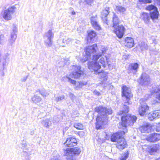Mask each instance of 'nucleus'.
Wrapping results in <instances>:
<instances>
[{"mask_svg": "<svg viewBox=\"0 0 160 160\" xmlns=\"http://www.w3.org/2000/svg\"><path fill=\"white\" fill-rule=\"evenodd\" d=\"M97 48V45L94 44L92 45L86 47L85 49L87 58L86 60H88L89 59H90L91 57V56H92V61H90L88 63V69L91 71H96L101 68L100 65L93 59V55L97 54L96 51Z\"/></svg>", "mask_w": 160, "mask_h": 160, "instance_id": "1", "label": "nucleus"}, {"mask_svg": "<svg viewBox=\"0 0 160 160\" xmlns=\"http://www.w3.org/2000/svg\"><path fill=\"white\" fill-rule=\"evenodd\" d=\"M95 111L100 115L97 116L96 122V128L99 129L102 127L104 121L107 119V116L112 114V110L110 108L100 106L96 107Z\"/></svg>", "mask_w": 160, "mask_h": 160, "instance_id": "2", "label": "nucleus"}, {"mask_svg": "<svg viewBox=\"0 0 160 160\" xmlns=\"http://www.w3.org/2000/svg\"><path fill=\"white\" fill-rule=\"evenodd\" d=\"M81 150L79 148H67L64 151V155L67 156V160H76V156L79 155Z\"/></svg>", "mask_w": 160, "mask_h": 160, "instance_id": "3", "label": "nucleus"}, {"mask_svg": "<svg viewBox=\"0 0 160 160\" xmlns=\"http://www.w3.org/2000/svg\"><path fill=\"white\" fill-rule=\"evenodd\" d=\"M137 117L134 115H126L122 116L121 124L122 126L126 128L127 125L132 126L136 122Z\"/></svg>", "mask_w": 160, "mask_h": 160, "instance_id": "4", "label": "nucleus"}, {"mask_svg": "<svg viewBox=\"0 0 160 160\" xmlns=\"http://www.w3.org/2000/svg\"><path fill=\"white\" fill-rule=\"evenodd\" d=\"M146 9L150 11V17L152 20L158 19L159 12L155 6L152 5H149L146 7Z\"/></svg>", "mask_w": 160, "mask_h": 160, "instance_id": "5", "label": "nucleus"}, {"mask_svg": "<svg viewBox=\"0 0 160 160\" xmlns=\"http://www.w3.org/2000/svg\"><path fill=\"white\" fill-rule=\"evenodd\" d=\"M138 82L141 85L147 86L150 83L149 76L145 73H142L138 80Z\"/></svg>", "mask_w": 160, "mask_h": 160, "instance_id": "6", "label": "nucleus"}, {"mask_svg": "<svg viewBox=\"0 0 160 160\" xmlns=\"http://www.w3.org/2000/svg\"><path fill=\"white\" fill-rule=\"evenodd\" d=\"M16 8L15 6H12L5 10L2 14L3 18L7 21L11 20L12 19V15L15 12Z\"/></svg>", "mask_w": 160, "mask_h": 160, "instance_id": "7", "label": "nucleus"}, {"mask_svg": "<svg viewBox=\"0 0 160 160\" xmlns=\"http://www.w3.org/2000/svg\"><path fill=\"white\" fill-rule=\"evenodd\" d=\"M114 28L113 31L119 38H122L123 36L125 30V28L122 25H118L113 26Z\"/></svg>", "mask_w": 160, "mask_h": 160, "instance_id": "8", "label": "nucleus"}, {"mask_svg": "<svg viewBox=\"0 0 160 160\" xmlns=\"http://www.w3.org/2000/svg\"><path fill=\"white\" fill-rule=\"evenodd\" d=\"M72 75L75 78H79L83 74V71L81 70V67L79 65H74L72 66Z\"/></svg>", "mask_w": 160, "mask_h": 160, "instance_id": "9", "label": "nucleus"}, {"mask_svg": "<svg viewBox=\"0 0 160 160\" xmlns=\"http://www.w3.org/2000/svg\"><path fill=\"white\" fill-rule=\"evenodd\" d=\"M122 96L125 97L127 99V102H126V103L127 104V103L128 104H129V98L132 96L131 93V89L125 86L122 88Z\"/></svg>", "mask_w": 160, "mask_h": 160, "instance_id": "10", "label": "nucleus"}, {"mask_svg": "<svg viewBox=\"0 0 160 160\" xmlns=\"http://www.w3.org/2000/svg\"><path fill=\"white\" fill-rule=\"evenodd\" d=\"M142 101V99H141L140 100L141 106L139 108L138 112L140 116H143L146 114V113L149 110V108L146 103L142 104L141 102Z\"/></svg>", "mask_w": 160, "mask_h": 160, "instance_id": "11", "label": "nucleus"}, {"mask_svg": "<svg viewBox=\"0 0 160 160\" xmlns=\"http://www.w3.org/2000/svg\"><path fill=\"white\" fill-rule=\"evenodd\" d=\"M17 28L14 27L11 32L10 38L9 40V44L10 45H12L14 43L17 37Z\"/></svg>", "mask_w": 160, "mask_h": 160, "instance_id": "12", "label": "nucleus"}, {"mask_svg": "<svg viewBox=\"0 0 160 160\" xmlns=\"http://www.w3.org/2000/svg\"><path fill=\"white\" fill-rule=\"evenodd\" d=\"M64 144L68 147L71 148L77 145V141L75 138L70 137L67 138Z\"/></svg>", "mask_w": 160, "mask_h": 160, "instance_id": "13", "label": "nucleus"}, {"mask_svg": "<svg viewBox=\"0 0 160 160\" xmlns=\"http://www.w3.org/2000/svg\"><path fill=\"white\" fill-rule=\"evenodd\" d=\"M160 134L157 133H152L149 135L146 138V140L150 142H155L159 140Z\"/></svg>", "mask_w": 160, "mask_h": 160, "instance_id": "14", "label": "nucleus"}, {"mask_svg": "<svg viewBox=\"0 0 160 160\" xmlns=\"http://www.w3.org/2000/svg\"><path fill=\"white\" fill-rule=\"evenodd\" d=\"M139 67V65L138 63H131L128 67V71L130 73H132L135 74L138 71Z\"/></svg>", "mask_w": 160, "mask_h": 160, "instance_id": "15", "label": "nucleus"}, {"mask_svg": "<svg viewBox=\"0 0 160 160\" xmlns=\"http://www.w3.org/2000/svg\"><path fill=\"white\" fill-rule=\"evenodd\" d=\"M109 8L106 7L101 12V18L103 22L108 24L107 16L109 13Z\"/></svg>", "mask_w": 160, "mask_h": 160, "instance_id": "16", "label": "nucleus"}, {"mask_svg": "<svg viewBox=\"0 0 160 160\" xmlns=\"http://www.w3.org/2000/svg\"><path fill=\"white\" fill-rule=\"evenodd\" d=\"M117 145V148L119 149H123L125 148L126 145V142L123 137L118 139Z\"/></svg>", "mask_w": 160, "mask_h": 160, "instance_id": "17", "label": "nucleus"}, {"mask_svg": "<svg viewBox=\"0 0 160 160\" xmlns=\"http://www.w3.org/2000/svg\"><path fill=\"white\" fill-rule=\"evenodd\" d=\"M125 134V132L123 131L114 133L111 136V141L113 142H118V139L122 137V135Z\"/></svg>", "mask_w": 160, "mask_h": 160, "instance_id": "18", "label": "nucleus"}, {"mask_svg": "<svg viewBox=\"0 0 160 160\" xmlns=\"http://www.w3.org/2000/svg\"><path fill=\"white\" fill-rule=\"evenodd\" d=\"M151 127L149 123H146L141 126L140 129L142 132L149 133L151 130Z\"/></svg>", "mask_w": 160, "mask_h": 160, "instance_id": "19", "label": "nucleus"}, {"mask_svg": "<svg viewBox=\"0 0 160 160\" xmlns=\"http://www.w3.org/2000/svg\"><path fill=\"white\" fill-rule=\"evenodd\" d=\"M125 45L128 48H131L134 46V40L132 38L126 37L125 39Z\"/></svg>", "mask_w": 160, "mask_h": 160, "instance_id": "20", "label": "nucleus"}, {"mask_svg": "<svg viewBox=\"0 0 160 160\" xmlns=\"http://www.w3.org/2000/svg\"><path fill=\"white\" fill-rule=\"evenodd\" d=\"M107 49V47H105L104 46H102L101 47V52H98L97 54L93 55V59L95 61L97 60L98 59L101 57L102 54L106 52Z\"/></svg>", "mask_w": 160, "mask_h": 160, "instance_id": "21", "label": "nucleus"}, {"mask_svg": "<svg viewBox=\"0 0 160 160\" xmlns=\"http://www.w3.org/2000/svg\"><path fill=\"white\" fill-rule=\"evenodd\" d=\"M91 21L92 25L95 29L98 30L101 29V27L98 24L95 18L92 17L91 19Z\"/></svg>", "mask_w": 160, "mask_h": 160, "instance_id": "22", "label": "nucleus"}, {"mask_svg": "<svg viewBox=\"0 0 160 160\" xmlns=\"http://www.w3.org/2000/svg\"><path fill=\"white\" fill-rule=\"evenodd\" d=\"M141 18L145 23H148L150 21V14L146 12H143L141 15Z\"/></svg>", "mask_w": 160, "mask_h": 160, "instance_id": "23", "label": "nucleus"}, {"mask_svg": "<svg viewBox=\"0 0 160 160\" xmlns=\"http://www.w3.org/2000/svg\"><path fill=\"white\" fill-rule=\"evenodd\" d=\"M159 149V145L158 144H153L150 147L149 153L151 155H152L153 153L156 152Z\"/></svg>", "mask_w": 160, "mask_h": 160, "instance_id": "24", "label": "nucleus"}, {"mask_svg": "<svg viewBox=\"0 0 160 160\" xmlns=\"http://www.w3.org/2000/svg\"><path fill=\"white\" fill-rule=\"evenodd\" d=\"M97 61H96V62L98 63L99 65H100L101 67V65L104 68L106 66L107 63V57H105V58H101L98 62H96Z\"/></svg>", "mask_w": 160, "mask_h": 160, "instance_id": "25", "label": "nucleus"}, {"mask_svg": "<svg viewBox=\"0 0 160 160\" xmlns=\"http://www.w3.org/2000/svg\"><path fill=\"white\" fill-rule=\"evenodd\" d=\"M41 123L44 127L47 128H48L52 125L51 121L48 119L43 120L42 121Z\"/></svg>", "mask_w": 160, "mask_h": 160, "instance_id": "26", "label": "nucleus"}, {"mask_svg": "<svg viewBox=\"0 0 160 160\" xmlns=\"http://www.w3.org/2000/svg\"><path fill=\"white\" fill-rule=\"evenodd\" d=\"M32 100L33 103L38 104L41 101L42 98L40 96L35 95L32 98Z\"/></svg>", "mask_w": 160, "mask_h": 160, "instance_id": "27", "label": "nucleus"}, {"mask_svg": "<svg viewBox=\"0 0 160 160\" xmlns=\"http://www.w3.org/2000/svg\"><path fill=\"white\" fill-rule=\"evenodd\" d=\"M53 35V33L52 32V30H49L45 33L43 38L52 39Z\"/></svg>", "mask_w": 160, "mask_h": 160, "instance_id": "28", "label": "nucleus"}, {"mask_svg": "<svg viewBox=\"0 0 160 160\" xmlns=\"http://www.w3.org/2000/svg\"><path fill=\"white\" fill-rule=\"evenodd\" d=\"M101 68H99L98 70L95 71H92L91 72L94 71L95 72H96V74H99L100 76H101V78L103 79V80H105L107 78V74L103 72H98V70Z\"/></svg>", "mask_w": 160, "mask_h": 160, "instance_id": "29", "label": "nucleus"}, {"mask_svg": "<svg viewBox=\"0 0 160 160\" xmlns=\"http://www.w3.org/2000/svg\"><path fill=\"white\" fill-rule=\"evenodd\" d=\"M129 111V108L126 105H125L123 107V109L122 111H120L118 112V114L122 116L125 115L124 114H126L128 113Z\"/></svg>", "mask_w": 160, "mask_h": 160, "instance_id": "30", "label": "nucleus"}, {"mask_svg": "<svg viewBox=\"0 0 160 160\" xmlns=\"http://www.w3.org/2000/svg\"><path fill=\"white\" fill-rule=\"evenodd\" d=\"M45 45L47 47H51L52 44V39L44 38Z\"/></svg>", "mask_w": 160, "mask_h": 160, "instance_id": "31", "label": "nucleus"}, {"mask_svg": "<svg viewBox=\"0 0 160 160\" xmlns=\"http://www.w3.org/2000/svg\"><path fill=\"white\" fill-rule=\"evenodd\" d=\"M138 47L142 51L147 50L148 48V45L144 42H141Z\"/></svg>", "mask_w": 160, "mask_h": 160, "instance_id": "32", "label": "nucleus"}, {"mask_svg": "<svg viewBox=\"0 0 160 160\" xmlns=\"http://www.w3.org/2000/svg\"><path fill=\"white\" fill-rule=\"evenodd\" d=\"M113 26H117L118 25L119 23V20L117 15L114 13L113 17Z\"/></svg>", "mask_w": 160, "mask_h": 160, "instance_id": "33", "label": "nucleus"}, {"mask_svg": "<svg viewBox=\"0 0 160 160\" xmlns=\"http://www.w3.org/2000/svg\"><path fill=\"white\" fill-rule=\"evenodd\" d=\"M96 35V33L94 31H91L88 33V39H92L93 38L95 37Z\"/></svg>", "mask_w": 160, "mask_h": 160, "instance_id": "34", "label": "nucleus"}, {"mask_svg": "<svg viewBox=\"0 0 160 160\" xmlns=\"http://www.w3.org/2000/svg\"><path fill=\"white\" fill-rule=\"evenodd\" d=\"M116 10L120 13H123L126 10V9L121 6H118L116 7Z\"/></svg>", "mask_w": 160, "mask_h": 160, "instance_id": "35", "label": "nucleus"}, {"mask_svg": "<svg viewBox=\"0 0 160 160\" xmlns=\"http://www.w3.org/2000/svg\"><path fill=\"white\" fill-rule=\"evenodd\" d=\"M38 92H39L40 94L44 97H45L48 95V93L44 88L40 90L39 89Z\"/></svg>", "mask_w": 160, "mask_h": 160, "instance_id": "36", "label": "nucleus"}, {"mask_svg": "<svg viewBox=\"0 0 160 160\" xmlns=\"http://www.w3.org/2000/svg\"><path fill=\"white\" fill-rule=\"evenodd\" d=\"M74 127L78 129H82L84 128L83 125L80 123H76L74 124Z\"/></svg>", "mask_w": 160, "mask_h": 160, "instance_id": "37", "label": "nucleus"}, {"mask_svg": "<svg viewBox=\"0 0 160 160\" xmlns=\"http://www.w3.org/2000/svg\"><path fill=\"white\" fill-rule=\"evenodd\" d=\"M153 92L156 94V98L160 100V88H157L153 90Z\"/></svg>", "mask_w": 160, "mask_h": 160, "instance_id": "38", "label": "nucleus"}, {"mask_svg": "<svg viewBox=\"0 0 160 160\" xmlns=\"http://www.w3.org/2000/svg\"><path fill=\"white\" fill-rule=\"evenodd\" d=\"M128 152H127L122 155L120 159L121 160H125L128 158Z\"/></svg>", "mask_w": 160, "mask_h": 160, "instance_id": "39", "label": "nucleus"}, {"mask_svg": "<svg viewBox=\"0 0 160 160\" xmlns=\"http://www.w3.org/2000/svg\"><path fill=\"white\" fill-rule=\"evenodd\" d=\"M62 118L61 117L60 115L55 116L54 117V122H58Z\"/></svg>", "mask_w": 160, "mask_h": 160, "instance_id": "40", "label": "nucleus"}, {"mask_svg": "<svg viewBox=\"0 0 160 160\" xmlns=\"http://www.w3.org/2000/svg\"><path fill=\"white\" fill-rule=\"evenodd\" d=\"M72 41V39L68 37H65L63 39L62 42L64 43L68 44Z\"/></svg>", "mask_w": 160, "mask_h": 160, "instance_id": "41", "label": "nucleus"}, {"mask_svg": "<svg viewBox=\"0 0 160 160\" xmlns=\"http://www.w3.org/2000/svg\"><path fill=\"white\" fill-rule=\"evenodd\" d=\"M152 113L154 119L157 117L158 118L160 116V114H159L160 112H158V111H154Z\"/></svg>", "mask_w": 160, "mask_h": 160, "instance_id": "42", "label": "nucleus"}, {"mask_svg": "<svg viewBox=\"0 0 160 160\" xmlns=\"http://www.w3.org/2000/svg\"><path fill=\"white\" fill-rule=\"evenodd\" d=\"M64 98V96L62 95L61 96L57 97L56 98V101L57 102L61 101Z\"/></svg>", "mask_w": 160, "mask_h": 160, "instance_id": "43", "label": "nucleus"}, {"mask_svg": "<svg viewBox=\"0 0 160 160\" xmlns=\"http://www.w3.org/2000/svg\"><path fill=\"white\" fill-rule=\"evenodd\" d=\"M4 35H0V44H3L4 42Z\"/></svg>", "mask_w": 160, "mask_h": 160, "instance_id": "44", "label": "nucleus"}, {"mask_svg": "<svg viewBox=\"0 0 160 160\" xmlns=\"http://www.w3.org/2000/svg\"><path fill=\"white\" fill-rule=\"evenodd\" d=\"M153 115L152 113H149L148 115V118L151 121H152L154 119V118L153 117Z\"/></svg>", "mask_w": 160, "mask_h": 160, "instance_id": "45", "label": "nucleus"}, {"mask_svg": "<svg viewBox=\"0 0 160 160\" xmlns=\"http://www.w3.org/2000/svg\"><path fill=\"white\" fill-rule=\"evenodd\" d=\"M68 82H70L71 83L73 84H76V81L71 79L69 77H68Z\"/></svg>", "mask_w": 160, "mask_h": 160, "instance_id": "46", "label": "nucleus"}, {"mask_svg": "<svg viewBox=\"0 0 160 160\" xmlns=\"http://www.w3.org/2000/svg\"><path fill=\"white\" fill-rule=\"evenodd\" d=\"M50 160H59L58 156H52Z\"/></svg>", "mask_w": 160, "mask_h": 160, "instance_id": "47", "label": "nucleus"}, {"mask_svg": "<svg viewBox=\"0 0 160 160\" xmlns=\"http://www.w3.org/2000/svg\"><path fill=\"white\" fill-rule=\"evenodd\" d=\"M94 0H86L85 2L88 4L91 5V3L93 2Z\"/></svg>", "mask_w": 160, "mask_h": 160, "instance_id": "48", "label": "nucleus"}, {"mask_svg": "<svg viewBox=\"0 0 160 160\" xmlns=\"http://www.w3.org/2000/svg\"><path fill=\"white\" fill-rule=\"evenodd\" d=\"M69 95L71 99L73 100L75 98V96L74 94L70 92L69 93Z\"/></svg>", "mask_w": 160, "mask_h": 160, "instance_id": "49", "label": "nucleus"}, {"mask_svg": "<svg viewBox=\"0 0 160 160\" xmlns=\"http://www.w3.org/2000/svg\"><path fill=\"white\" fill-rule=\"evenodd\" d=\"M28 76V75L26 76H25V77H23L21 79V81L22 82H25L26 80L27 79Z\"/></svg>", "mask_w": 160, "mask_h": 160, "instance_id": "50", "label": "nucleus"}, {"mask_svg": "<svg viewBox=\"0 0 160 160\" xmlns=\"http://www.w3.org/2000/svg\"><path fill=\"white\" fill-rule=\"evenodd\" d=\"M141 2H142L144 3H148L150 2V0H140Z\"/></svg>", "mask_w": 160, "mask_h": 160, "instance_id": "51", "label": "nucleus"}, {"mask_svg": "<svg viewBox=\"0 0 160 160\" xmlns=\"http://www.w3.org/2000/svg\"><path fill=\"white\" fill-rule=\"evenodd\" d=\"M9 54L8 53H6L5 54L4 59L5 60H6L7 59L9 56Z\"/></svg>", "mask_w": 160, "mask_h": 160, "instance_id": "52", "label": "nucleus"}, {"mask_svg": "<svg viewBox=\"0 0 160 160\" xmlns=\"http://www.w3.org/2000/svg\"><path fill=\"white\" fill-rule=\"evenodd\" d=\"M27 144L25 142H23L22 143V149H23L24 148H25L27 146Z\"/></svg>", "mask_w": 160, "mask_h": 160, "instance_id": "53", "label": "nucleus"}, {"mask_svg": "<svg viewBox=\"0 0 160 160\" xmlns=\"http://www.w3.org/2000/svg\"><path fill=\"white\" fill-rule=\"evenodd\" d=\"M94 93L95 94L97 95L98 96H99L101 95L100 93L96 90L94 91Z\"/></svg>", "mask_w": 160, "mask_h": 160, "instance_id": "54", "label": "nucleus"}, {"mask_svg": "<svg viewBox=\"0 0 160 160\" xmlns=\"http://www.w3.org/2000/svg\"><path fill=\"white\" fill-rule=\"evenodd\" d=\"M156 130L158 132H160V124L158 125L157 126Z\"/></svg>", "mask_w": 160, "mask_h": 160, "instance_id": "55", "label": "nucleus"}, {"mask_svg": "<svg viewBox=\"0 0 160 160\" xmlns=\"http://www.w3.org/2000/svg\"><path fill=\"white\" fill-rule=\"evenodd\" d=\"M78 134L79 136L82 135L83 134L84 132L82 131H80L78 132Z\"/></svg>", "mask_w": 160, "mask_h": 160, "instance_id": "56", "label": "nucleus"}, {"mask_svg": "<svg viewBox=\"0 0 160 160\" xmlns=\"http://www.w3.org/2000/svg\"><path fill=\"white\" fill-rule=\"evenodd\" d=\"M34 131L33 130L31 131L30 132V135H32L34 134Z\"/></svg>", "mask_w": 160, "mask_h": 160, "instance_id": "57", "label": "nucleus"}, {"mask_svg": "<svg viewBox=\"0 0 160 160\" xmlns=\"http://www.w3.org/2000/svg\"><path fill=\"white\" fill-rule=\"evenodd\" d=\"M76 14V12L74 11H73L72 12V15H74Z\"/></svg>", "mask_w": 160, "mask_h": 160, "instance_id": "58", "label": "nucleus"}, {"mask_svg": "<svg viewBox=\"0 0 160 160\" xmlns=\"http://www.w3.org/2000/svg\"><path fill=\"white\" fill-rule=\"evenodd\" d=\"M5 65V63H3V69H4V66Z\"/></svg>", "mask_w": 160, "mask_h": 160, "instance_id": "59", "label": "nucleus"}, {"mask_svg": "<svg viewBox=\"0 0 160 160\" xmlns=\"http://www.w3.org/2000/svg\"><path fill=\"white\" fill-rule=\"evenodd\" d=\"M158 4L160 5V0H159L158 1Z\"/></svg>", "mask_w": 160, "mask_h": 160, "instance_id": "60", "label": "nucleus"}, {"mask_svg": "<svg viewBox=\"0 0 160 160\" xmlns=\"http://www.w3.org/2000/svg\"><path fill=\"white\" fill-rule=\"evenodd\" d=\"M1 55V53H0V55Z\"/></svg>", "mask_w": 160, "mask_h": 160, "instance_id": "61", "label": "nucleus"}, {"mask_svg": "<svg viewBox=\"0 0 160 160\" xmlns=\"http://www.w3.org/2000/svg\"><path fill=\"white\" fill-rule=\"evenodd\" d=\"M158 160V159H156V160Z\"/></svg>", "mask_w": 160, "mask_h": 160, "instance_id": "62", "label": "nucleus"}]
</instances>
